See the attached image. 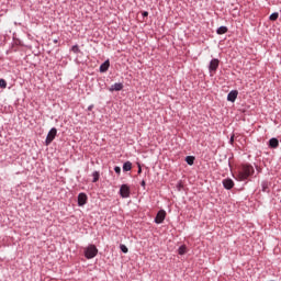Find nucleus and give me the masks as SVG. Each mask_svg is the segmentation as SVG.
Wrapping results in <instances>:
<instances>
[{
    "label": "nucleus",
    "instance_id": "b1692460",
    "mask_svg": "<svg viewBox=\"0 0 281 281\" xmlns=\"http://www.w3.org/2000/svg\"><path fill=\"white\" fill-rule=\"evenodd\" d=\"M138 175H142V166L138 165Z\"/></svg>",
    "mask_w": 281,
    "mask_h": 281
},
{
    "label": "nucleus",
    "instance_id": "dca6fc26",
    "mask_svg": "<svg viewBox=\"0 0 281 281\" xmlns=\"http://www.w3.org/2000/svg\"><path fill=\"white\" fill-rule=\"evenodd\" d=\"M92 177H93V183H97V181H99L100 180V172H98V171H94L93 173H92Z\"/></svg>",
    "mask_w": 281,
    "mask_h": 281
},
{
    "label": "nucleus",
    "instance_id": "9b49d317",
    "mask_svg": "<svg viewBox=\"0 0 281 281\" xmlns=\"http://www.w3.org/2000/svg\"><path fill=\"white\" fill-rule=\"evenodd\" d=\"M109 67H111V63L109 60H105L101 66H100V71L101 74H104L109 71Z\"/></svg>",
    "mask_w": 281,
    "mask_h": 281
},
{
    "label": "nucleus",
    "instance_id": "39448f33",
    "mask_svg": "<svg viewBox=\"0 0 281 281\" xmlns=\"http://www.w3.org/2000/svg\"><path fill=\"white\" fill-rule=\"evenodd\" d=\"M164 221H166V211L160 210L156 215L155 223H157L158 225H161Z\"/></svg>",
    "mask_w": 281,
    "mask_h": 281
},
{
    "label": "nucleus",
    "instance_id": "f8f14e48",
    "mask_svg": "<svg viewBox=\"0 0 281 281\" xmlns=\"http://www.w3.org/2000/svg\"><path fill=\"white\" fill-rule=\"evenodd\" d=\"M269 146L270 148H278V146H280V142L278 140V138H271L269 140Z\"/></svg>",
    "mask_w": 281,
    "mask_h": 281
},
{
    "label": "nucleus",
    "instance_id": "7ed1b4c3",
    "mask_svg": "<svg viewBox=\"0 0 281 281\" xmlns=\"http://www.w3.org/2000/svg\"><path fill=\"white\" fill-rule=\"evenodd\" d=\"M57 133H58V130H56V127H53L48 132L46 140H45L46 146H49V144H52L54 142V139H56Z\"/></svg>",
    "mask_w": 281,
    "mask_h": 281
},
{
    "label": "nucleus",
    "instance_id": "cd10ccee",
    "mask_svg": "<svg viewBox=\"0 0 281 281\" xmlns=\"http://www.w3.org/2000/svg\"><path fill=\"white\" fill-rule=\"evenodd\" d=\"M91 109H93V106H89L88 110L91 111Z\"/></svg>",
    "mask_w": 281,
    "mask_h": 281
},
{
    "label": "nucleus",
    "instance_id": "393cba45",
    "mask_svg": "<svg viewBox=\"0 0 281 281\" xmlns=\"http://www.w3.org/2000/svg\"><path fill=\"white\" fill-rule=\"evenodd\" d=\"M143 16H148V12H147V11H144V12H143Z\"/></svg>",
    "mask_w": 281,
    "mask_h": 281
},
{
    "label": "nucleus",
    "instance_id": "20e7f679",
    "mask_svg": "<svg viewBox=\"0 0 281 281\" xmlns=\"http://www.w3.org/2000/svg\"><path fill=\"white\" fill-rule=\"evenodd\" d=\"M120 194L123 199H128V196H131V188H128L126 184H123L120 189Z\"/></svg>",
    "mask_w": 281,
    "mask_h": 281
},
{
    "label": "nucleus",
    "instance_id": "4be33fe9",
    "mask_svg": "<svg viewBox=\"0 0 281 281\" xmlns=\"http://www.w3.org/2000/svg\"><path fill=\"white\" fill-rule=\"evenodd\" d=\"M114 171L116 172V175H120L122 172V168L120 167H114Z\"/></svg>",
    "mask_w": 281,
    "mask_h": 281
},
{
    "label": "nucleus",
    "instance_id": "4468645a",
    "mask_svg": "<svg viewBox=\"0 0 281 281\" xmlns=\"http://www.w3.org/2000/svg\"><path fill=\"white\" fill-rule=\"evenodd\" d=\"M186 161L189 166H194V157L193 156H187Z\"/></svg>",
    "mask_w": 281,
    "mask_h": 281
},
{
    "label": "nucleus",
    "instance_id": "a878e982",
    "mask_svg": "<svg viewBox=\"0 0 281 281\" xmlns=\"http://www.w3.org/2000/svg\"><path fill=\"white\" fill-rule=\"evenodd\" d=\"M229 144H234V136L231 137Z\"/></svg>",
    "mask_w": 281,
    "mask_h": 281
},
{
    "label": "nucleus",
    "instance_id": "1a4fd4ad",
    "mask_svg": "<svg viewBox=\"0 0 281 281\" xmlns=\"http://www.w3.org/2000/svg\"><path fill=\"white\" fill-rule=\"evenodd\" d=\"M124 89V85L123 83H114L109 88V91L113 92V91H122Z\"/></svg>",
    "mask_w": 281,
    "mask_h": 281
},
{
    "label": "nucleus",
    "instance_id": "0eeeda50",
    "mask_svg": "<svg viewBox=\"0 0 281 281\" xmlns=\"http://www.w3.org/2000/svg\"><path fill=\"white\" fill-rule=\"evenodd\" d=\"M218 59H212L209 66L210 71H216L218 69Z\"/></svg>",
    "mask_w": 281,
    "mask_h": 281
},
{
    "label": "nucleus",
    "instance_id": "9d476101",
    "mask_svg": "<svg viewBox=\"0 0 281 281\" xmlns=\"http://www.w3.org/2000/svg\"><path fill=\"white\" fill-rule=\"evenodd\" d=\"M236 98H238V92L236 90L231 91L227 95L228 102H236Z\"/></svg>",
    "mask_w": 281,
    "mask_h": 281
},
{
    "label": "nucleus",
    "instance_id": "2eb2a0df",
    "mask_svg": "<svg viewBox=\"0 0 281 281\" xmlns=\"http://www.w3.org/2000/svg\"><path fill=\"white\" fill-rule=\"evenodd\" d=\"M217 34H227V26H220L217 29Z\"/></svg>",
    "mask_w": 281,
    "mask_h": 281
},
{
    "label": "nucleus",
    "instance_id": "5701e85b",
    "mask_svg": "<svg viewBox=\"0 0 281 281\" xmlns=\"http://www.w3.org/2000/svg\"><path fill=\"white\" fill-rule=\"evenodd\" d=\"M140 186H142V188H146V181L143 180V181L140 182Z\"/></svg>",
    "mask_w": 281,
    "mask_h": 281
},
{
    "label": "nucleus",
    "instance_id": "423d86ee",
    "mask_svg": "<svg viewBox=\"0 0 281 281\" xmlns=\"http://www.w3.org/2000/svg\"><path fill=\"white\" fill-rule=\"evenodd\" d=\"M87 193H79L78 195V205L82 207V205H87Z\"/></svg>",
    "mask_w": 281,
    "mask_h": 281
},
{
    "label": "nucleus",
    "instance_id": "bb28decb",
    "mask_svg": "<svg viewBox=\"0 0 281 281\" xmlns=\"http://www.w3.org/2000/svg\"><path fill=\"white\" fill-rule=\"evenodd\" d=\"M263 192H267V184H263Z\"/></svg>",
    "mask_w": 281,
    "mask_h": 281
},
{
    "label": "nucleus",
    "instance_id": "f257e3e1",
    "mask_svg": "<svg viewBox=\"0 0 281 281\" xmlns=\"http://www.w3.org/2000/svg\"><path fill=\"white\" fill-rule=\"evenodd\" d=\"M255 170L251 165H243L237 173L234 176L236 181H247L251 175H254Z\"/></svg>",
    "mask_w": 281,
    "mask_h": 281
},
{
    "label": "nucleus",
    "instance_id": "a211bd4d",
    "mask_svg": "<svg viewBox=\"0 0 281 281\" xmlns=\"http://www.w3.org/2000/svg\"><path fill=\"white\" fill-rule=\"evenodd\" d=\"M71 52H74V54H80V47L78 45H74L71 47Z\"/></svg>",
    "mask_w": 281,
    "mask_h": 281
},
{
    "label": "nucleus",
    "instance_id": "412c9836",
    "mask_svg": "<svg viewBox=\"0 0 281 281\" xmlns=\"http://www.w3.org/2000/svg\"><path fill=\"white\" fill-rule=\"evenodd\" d=\"M1 89H5L8 87V82L4 79H0Z\"/></svg>",
    "mask_w": 281,
    "mask_h": 281
},
{
    "label": "nucleus",
    "instance_id": "f3484780",
    "mask_svg": "<svg viewBox=\"0 0 281 281\" xmlns=\"http://www.w3.org/2000/svg\"><path fill=\"white\" fill-rule=\"evenodd\" d=\"M280 16V14L278 12H274L270 15V21H278V18Z\"/></svg>",
    "mask_w": 281,
    "mask_h": 281
},
{
    "label": "nucleus",
    "instance_id": "aec40b11",
    "mask_svg": "<svg viewBox=\"0 0 281 281\" xmlns=\"http://www.w3.org/2000/svg\"><path fill=\"white\" fill-rule=\"evenodd\" d=\"M120 249H121V251H123V254H128V247H126V245L122 244L120 246Z\"/></svg>",
    "mask_w": 281,
    "mask_h": 281
},
{
    "label": "nucleus",
    "instance_id": "f03ea898",
    "mask_svg": "<svg viewBox=\"0 0 281 281\" xmlns=\"http://www.w3.org/2000/svg\"><path fill=\"white\" fill-rule=\"evenodd\" d=\"M85 256L88 260H91V258H95L98 256V248L95 245H90L85 249Z\"/></svg>",
    "mask_w": 281,
    "mask_h": 281
},
{
    "label": "nucleus",
    "instance_id": "ddd939ff",
    "mask_svg": "<svg viewBox=\"0 0 281 281\" xmlns=\"http://www.w3.org/2000/svg\"><path fill=\"white\" fill-rule=\"evenodd\" d=\"M123 170H124V172H128V171L133 170V164L131 161L124 162Z\"/></svg>",
    "mask_w": 281,
    "mask_h": 281
},
{
    "label": "nucleus",
    "instance_id": "6e6552de",
    "mask_svg": "<svg viewBox=\"0 0 281 281\" xmlns=\"http://www.w3.org/2000/svg\"><path fill=\"white\" fill-rule=\"evenodd\" d=\"M223 186L226 190H232L234 188V180L232 179H224L223 180Z\"/></svg>",
    "mask_w": 281,
    "mask_h": 281
},
{
    "label": "nucleus",
    "instance_id": "6ab92c4d",
    "mask_svg": "<svg viewBox=\"0 0 281 281\" xmlns=\"http://www.w3.org/2000/svg\"><path fill=\"white\" fill-rule=\"evenodd\" d=\"M186 249H187L186 246H180L179 249H178V254L180 256H183L186 254Z\"/></svg>",
    "mask_w": 281,
    "mask_h": 281
}]
</instances>
